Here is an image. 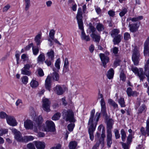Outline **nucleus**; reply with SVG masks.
<instances>
[{
    "label": "nucleus",
    "mask_w": 149,
    "mask_h": 149,
    "mask_svg": "<svg viewBox=\"0 0 149 149\" xmlns=\"http://www.w3.org/2000/svg\"><path fill=\"white\" fill-rule=\"evenodd\" d=\"M53 70L54 72L51 74V76H50L51 78H52L53 80L56 81H58L59 78V75L58 73L56 72V69L54 68H53Z\"/></svg>",
    "instance_id": "obj_19"
},
{
    "label": "nucleus",
    "mask_w": 149,
    "mask_h": 149,
    "mask_svg": "<svg viewBox=\"0 0 149 149\" xmlns=\"http://www.w3.org/2000/svg\"><path fill=\"white\" fill-rule=\"evenodd\" d=\"M146 127L147 134L149 136V118L146 121Z\"/></svg>",
    "instance_id": "obj_52"
},
{
    "label": "nucleus",
    "mask_w": 149,
    "mask_h": 149,
    "mask_svg": "<svg viewBox=\"0 0 149 149\" xmlns=\"http://www.w3.org/2000/svg\"><path fill=\"white\" fill-rule=\"evenodd\" d=\"M131 70L135 73V74H138V73H139V71L138 68L136 67H132L131 69Z\"/></svg>",
    "instance_id": "obj_60"
},
{
    "label": "nucleus",
    "mask_w": 149,
    "mask_h": 149,
    "mask_svg": "<svg viewBox=\"0 0 149 149\" xmlns=\"http://www.w3.org/2000/svg\"><path fill=\"white\" fill-rule=\"evenodd\" d=\"M120 143L122 144L124 149H129V146L130 144H128L127 143L126 144L122 142H120Z\"/></svg>",
    "instance_id": "obj_57"
},
{
    "label": "nucleus",
    "mask_w": 149,
    "mask_h": 149,
    "mask_svg": "<svg viewBox=\"0 0 149 149\" xmlns=\"http://www.w3.org/2000/svg\"><path fill=\"white\" fill-rule=\"evenodd\" d=\"M61 145L60 144H58L56 146L50 149H61Z\"/></svg>",
    "instance_id": "obj_64"
},
{
    "label": "nucleus",
    "mask_w": 149,
    "mask_h": 149,
    "mask_svg": "<svg viewBox=\"0 0 149 149\" xmlns=\"http://www.w3.org/2000/svg\"><path fill=\"white\" fill-rule=\"evenodd\" d=\"M50 77L48 76L45 81V87L46 89L49 91L51 88Z\"/></svg>",
    "instance_id": "obj_21"
},
{
    "label": "nucleus",
    "mask_w": 149,
    "mask_h": 149,
    "mask_svg": "<svg viewBox=\"0 0 149 149\" xmlns=\"http://www.w3.org/2000/svg\"><path fill=\"white\" fill-rule=\"evenodd\" d=\"M114 133L115 134V136L116 139H118L120 137V135L119 134L118 131L117 130L115 129L114 130Z\"/></svg>",
    "instance_id": "obj_59"
},
{
    "label": "nucleus",
    "mask_w": 149,
    "mask_h": 149,
    "mask_svg": "<svg viewBox=\"0 0 149 149\" xmlns=\"http://www.w3.org/2000/svg\"><path fill=\"white\" fill-rule=\"evenodd\" d=\"M101 113H102L104 116H106L107 115L106 107L101 108Z\"/></svg>",
    "instance_id": "obj_61"
},
{
    "label": "nucleus",
    "mask_w": 149,
    "mask_h": 149,
    "mask_svg": "<svg viewBox=\"0 0 149 149\" xmlns=\"http://www.w3.org/2000/svg\"><path fill=\"white\" fill-rule=\"evenodd\" d=\"M51 102L48 99L43 98L42 100V107L44 110L49 112L50 111V104Z\"/></svg>",
    "instance_id": "obj_6"
},
{
    "label": "nucleus",
    "mask_w": 149,
    "mask_h": 149,
    "mask_svg": "<svg viewBox=\"0 0 149 149\" xmlns=\"http://www.w3.org/2000/svg\"><path fill=\"white\" fill-rule=\"evenodd\" d=\"M114 121L111 119H109L107 123V133H112L111 130L113 128V125Z\"/></svg>",
    "instance_id": "obj_10"
},
{
    "label": "nucleus",
    "mask_w": 149,
    "mask_h": 149,
    "mask_svg": "<svg viewBox=\"0 0 149 149\" xmlns=\"http://www.w3.org/2000/svg\"><path fill=\"white\" fill-rule=\"evenodd\" d=\"M118 103L120 105L121 107H125V103L124 101V98L123 97H120L118 100Z\"/></svg>",
    "instance_id": "obj_35"
},
{
    "label": "nucleus",
    "mask_w": 149,
    "mask_h": 149,
    "mask_svg": "<svg viewBox=\"0 0 149 149\" xmlns=\"http://www.w3.org/2000/svg\"><path fill=\"white\" fill-rule=\"evenodd\" d=\"M25 2V10L26 11H27L28 10L29 8L30 5H31V3L30 0H24Z\"/></svg>",
    "instance_id": "obj_43"
},
{
    "label": "nucleus",
    "mask_w": 149,
    "mask_h": 149,
    "mask_svg": "<svg viewBox=\"0 0 149 149\" xmlns=\"http://www.w3.org/2000/svg\"><path fill=\"white\" fill-rule=\"evenodd\" d=\"M27 147L28 149H36L34 145L32 143H29L27 145Z\"/></svg>",
    "instance_id": "obj_58"
},
{
    "label": "nucleus",
    "mask_w": 149,
    "mask_h": 149,
    "mask_svg": "<svg viewBox=\"0 0 149 149\" xmlns=\"http://www.w3.org/2000/svg\"><path fill=\"white\" fill-rule=\"evenodd\" d=\"M68 64L69 62L68 58H66L65 59L63 66V71L65 72L68 71Z\"/></svg>",
    "instance_id": "obj_28"
},
{
    "label": "nucleus",
    "mask_w": 149,
    "mask_h": 149,
    "mask_svg": "<svg viewBox=\"0 0 149 149\" xmlns=\"http://www.w3.org/2000/svg\"><path fill=\"white\" fill-rule=\"evenodd\" d=\"M30 65L29 64H26L24 65V67L21 69V74L23 75H30L31 74V72L29 70Z\"/></svg>",
    "instance_id": "obj_8"
},
{
    "label": "nucleus",
    "mask_w": 149,
    "mask_h": 149,
    "mask_svg": "<svg viewBox=\"0 0 149 149\" xmlns=\"http://www.w3.org/2000/svg\"><path fill=\"white\" fill-rule=\"evenodd\" d=\"M124 39L125 40H128L130 38V34L127 33L126 32L124 34Z\"/></svg>",
    "instance_id": "obj_56"
},
{
    "label": "nucleus",
    "mask_w": 149,
    "mask_h": 149,
    "mask_svg": "<svg viewBox=\"0 0 149 149\" xmlns=\"http://www.w3.org/2000/svg\"><path fill=\"white\" fill-rule=\"evenodd\" d=\"M6 113L4 112L1 111L0 113V117L2 119H4L6 118L8 116Z\"/></svg>",
    "instance_id": "obj_55"
},
{
    "label": "nucleus",
    "mask_w": 149,
    "mask_h": 149,
    "mask_svg": "<svg viewBox=\"0 0 149 149\" xmlns=\"http://www.w3.org/2000/svg\"><path fill=\"white\" fill-rule=\"evenodd\" d=\"M60 58H58L56 60L55 63V66L56 68H54L55 69H56V71H58L60 69Z\"/></svg>",
    "instance_id": "obj_32"
},
{
    "label": "nucleus",
    "mask_w": 149,
    "mask_h": 149,
    "mask_svg": "<svg viewBox=\"0 0 149 149\" xmlns=\"http://www.w3.org/2000/svg\"><path fill=\"white\" fill-rule=\"evenodd\" d=\"M30 85L33 88H36L38 85V83L36 80L33 79L31 81Z\"/></svg>",
    "instance_id": "obj_36"
},
{
    "label": "nucleus",
    "mask_w": 149,
    "mask_h": 149,
    "mask_svg": "<svg viewBox=\"0 0 149 149\" xmlns=\"http://www.w3.org/2000/svg\"><path fill=\"white\" fill-rule=\"evenodd\" d=\"M144 74L147 78V81L149 83V68L145 67Z\"/></svg>",
    "instance_id": "obj_44"
},
{
    "label": "nucleus",
    "mask_w": 149,
    "mask_h": 149,
    "mask_svg": "<svg viewBox=\"0 0 149 149\" xmlns=\"http://www.w3.org/2000/svg\"><path fill=\"white\" fill-rule=\"evenodd\" d=\"M30 114L32 119L35 121L37 124L38 130L47 132H54L55 130V126L54 123L52 121L47 120L46 123V126L42 124L43 118L41 116H38L35 111L33 108L30 109Z\"/></svg>",
    "instance_id": "obj_1"
},
{
    "label": "nucleus",
    "mask_w": 149,
    "mask_h": 149,
    "mask_svg": "<svg viewBox=\"0 0 149 149\" xmlns=\"http://www.w3.org/2000/svg\"><path fill=\"white\" fill-rule=\"evenodd\" d=\"M62 113L63 118L66 121H69L70 123H74L75 122L74 113L72 110H64Z\"/></svg>",
    "instance_id": "obj_3"
},
{
    "label": "nucleus",
    "mask_w": 149,
    "mask_h": 149,
    "mask_svg": "<svg viewBox=\"0 0 149 149\" xmlns=\"http://www.w3.org/2000/svg\"><path fill=\"white\" fill-rule=\"evenodd\" d=\"M89 26L88 29H89L90 33L92 32V33H95L94 32L96 31V29L91 24H89Z\"/></svg>",
    "instance_id": "obj_50"
},
{
    "label": "nucleus",
    "mask_w": 149,
    "mask_h": 149,
    "mask_svg": "<svg viewBox=\"0 0 149 149\" xmlns=\"http://www.w3.org/2000/svg\"><path fill=\"white\" fill-rule=\"evenodd\" d=\"M77 145V143L75 141L70 142L69 144V147L70 149H75Z\"/></svg>",
    "instance_id": "obj_34"
},
{
    "label": "nucleus",
    "mask_w": 149,
    "mask_h": 149,
    "mask_svg": "<svg viewBox=\"0 0 149 149\" xmlns=\"http://www.w3.org/2000/svg\"><path fill=\"white\" fill-rule=\"evenodd\" d=\"M140 54L137 47H135L133 51L132 57L133 61L135 65H138L139 59Z\"/></svg>",
    "instance_id": "obj_4"
},
{
    "label": "nucleus",
    "mask_w": 149,
    "mask_h": 149,
    "mask_svg": "<svg viewBox=\"0 0 149 149\" xmlns=\"http://www.w3.org/2000/svg\"><path fill=\"white\" fill-rule=\"evenodd\" d=\"M105 129L104 127H103L102 129V134H101V137L97 141L96 143H98L99 144H101L102 146H103L104 144V138L105 137V135L104 134Z\"/></svg>",
    "instance_id": "obj_13"
},
{
    "label": "nucleus",
    "mask_w": 149,
    "mask_h": 149,
    "mask_svg": "<svg viewBox=\"0 0 149 149\" xmlns=\"http://www.w3.org/2000/svg\"><path fill=\"white\" fill-rule=\"evenodd\" d=\"M144 54L145 56L148 54L149 56V47H148V43L147 41L144 43Z\"/></svg>",
    "instance_id": "obj_26"
},
{
    "label": "nucleus",
    "mask_w": 149,
    "mask_h": 149,
    "mask_svg": "<svg viewBox=\"0 0 149 149\" xmlns=\"http://www.w3.org/2000/svg\"><path fill=\"white\" fill-rule=\"evenodd\" d=\"M82 30L81 38L82 40L88 41L90 40V38L88 35L86 36L85 33L84 28L83 29H80Z\"/></svg>",
    "instance_id": "obj_22"
},
{
    "label": "nucleus",
    "mask_w": 149,
    "mask_h": 149,
    "mask_svg": "<svg viewBox=\"0 0 149 149\" xmlns=\"http://www.w3.org/2000/svg\"><path fill=\"white\" fill-rule=\"evenodd\" d=\"M100 56L102 63L103 66L104 68H105L106 66V64L109 61V58L103 54H100Z\"/></svg>",
    "instance_id": "obj_12"
},
{
    "label": "nucleus",
    "mask_w": 149,
    "mask_h": 149,
    "mask_svg": "<svg viewBox=\"0 0 149 149\" xmlns=\"http://www.w3.org/2000/svg\"><path fill=\"white\" fill-rule=\"evenodd\" d=\"M139 26V24L137 23L133 24H129V27L130 30L132 32H134L137 31Z\"/></svg>",
    "instance_id": "obj_14"
},
{
    "label": "nucleus",
    "mask_w": 149,
    "mask_h": 149,
    "mask_svg": "<svg viewBox=\"0 0 149 149\" xmlns=\"http://www.w3.org/2000/svg\"><path fill=\"white\" fill-rule=\"evenodd\" d=\"M74 123H70L68 125V128L70 132H71L73 131L75 126V125Z\"/></svg>",
    "instance_id": "obj_48"
},
{
    "label": "nucleus",
    "mask_w": 149,
    "mask_h": 149,
    "mask_svg": "<svg viewBox=\"0 0 149 149\" xmlns=\"http://www.w3.org/2000/svg\"><path fill=\"white\" fill-rule=\"evenodd\" d=\"M34 139V137L32 136H25L23 137L22 142H27L29 141H32Z\"/></svg>",
    "instance_id": "obj_29"
},
{
    "label": "nucleus",
    "mask_w": 149,
    "mask_h": 149,
    "mask_svg": "<svg viewBox=\"0 0 149 149\" xmlns=\"http://www.w3.org/2000/svg\"><path fill=\"white\" fill-rule=\"evenodd\" d=\"M6 120L7 123L10 125L15 126L17 125L16 121L13 116H8L6 117Z\"/></svg>",
    "instance_id": "obj_11"
},
{
    "label": "nucleus",
    "mask_w": 149,
    "mask_h": 149,
    "mask_svg": "<svg viewBox=\"0 0 149 149\" xmlns=\"http://www.w3.org/2000/svg\"><path fill=\"white\" fill-rule=\"evenodd\" d=\"M32 51L33 54L35 55H37L39 52V49L38 47H32Z\"/></svg>",
    "instance_id": "obj_46"
},
{
    "label": "nucleus",
    "mask_w": 149,
    "mask_h": 149,
    "mask_svg": "<svg viewBox=\"0 0 149 149\" xmlns=\"http://www.w3.org/2000/svg\"><path fill=\"white\" fill-rule=\"evenodd\" d=\"M120 33V31L118 29H114L112 30L111 32V37L114 38V37L118 35V34Z\"/></svg>",
    "instance_id": "obj_31"
},
{
    "label": "nucleus",
    "mask_w": 149,
    "mask_h": 149,
    "mask_svg": "<svg viewBox=\"0 0 149 149\" xmlns=\"http://www.w3.org/2000/svg\"><path fill=\"white\" fill-rule=\"evenodd\" d=\"M96 28L99 31H101L104 29V25L102 24L98 23L97 24Z\"/></svg>",
    "instance_id": "obj_38"
},
{
    "label": "nucleus",
    "mask_w": 149,
    "mask_h": 149,
    "mask_svg": "<svg viewBox=\"0 0 149 149\" xmlns=\"http://www.w3.org/2000/svg\"><path fill=\"white\" fill-rule=\"evenodd\" d=\"M95 110L93 109L90 113V116L88 123V133L90 139L93 141L94 136L93 132L95 131L97 122L100 118V113L97 112L95 115Z\"/></svg>",
    "instance_id": "obj_2"
},
{
    "label": "nucleus",
    "mask_w": 149,
    "mask_h": 149,
    "mask_svg": "<svg viewBox=\"0 0 149 149\" xmlns=\"http://www.w3.org/2000/svg\"><path fill=\"white\" fill-rule=\"evenodd\" d=\"M143 19V17L142 16H139L137 17H135L133 18L131 17H129L127 19V21H132V22H137Z\"/></svg>",
    "instance_id": "obj_27"
},
{
    "label": "nucleus",
    "mask_w": 149,
    "mask_h": 149,
    "mask_svg": "<svg viewBox=\"0 0 149 149\" xmlns=\"http://www.w3.org/2000/svg\"><path fill=\"white\" fill-rule=\"evenodd\" d=\"M120 80L123 81L124 82L126 79V76L123 71H122L120 73Z\"/></svg>",
    "instance_id": "obj_45"
},
{
    "label": "nucleus",
    "mask_w": 149,
    "mask_h": 149,
    "mask_svg": "<svg viewBox=\"0 0 149 149\" xmlns=\"http://www.w3.org/2000/svg\"><path fill=\"white\" fill-rule=\"evenodd\" d=\"M147 107L145 104H142L138 109L137 113L138 114H141L143 112H146L147 110Z\"/></svg>",
    "instance_id": "obj_25"
},
{
    "label": "nucleus",
    "mask_w": 149,
    "mask_h": 149,
    "mask_svg": "<svg viewBox=\"0 0 149 149\" xmlns=\"http://www.w3.org/2000/svg\"><path fill=\"white\" fill-rule=\"evenodd\" d=\"M120 134H121V137L122 140L123 141H125L126 137V135L125 132L123 129H122L121 130Z\"/></svg>",
    "instance_id": "obj_39"
},
{
    "label": "nucleus",
    "mask_w": 149,
    "mask_h": 149,
    "mask_svg": "<svg viewBox=\"0 0 149 149\" xmlns=\"http://www.w3.org/2000/svg\"><path fill=\"white\" fill-rule=\"evenodd\" d=\"M120 61L119 59H116L113 63V67L114 68H116L119 65Z\"/></svg>",
    "instance_id": "obj_54"
},
{
    "label": "nucleus",
    "mask_w": 149,
    "mask_h": 149,
    "mask_svg": "<svg viewBox=\"0 0 149 149\" xmlns=\"http://www.w3.org/2000/svg\"><path fill=\"white\" fill-rule=\"evenodd\" d=\"M55 31L54 29H52L49 33V38L52 39H54Z\"/></svg>",
    "instance_id": "obj_49"
},
{
    "label": "nucleus",
    "mask_w": 149,
    "mask_h": 149,
    "mask_svg": "<svg viewBox=\"0 0 149 149\" xmlns=\"http://www.w3.org/2000/svg\"><path fill=\"white\" fill-rule=\"evenodd\" d=\"M45 56L43 53L40 54L38 58V62H43L45 60Z\"/></svg>",
    "instance_id": "obj_41"
},
{
    "label": "nucleus",
    "mask_w": 149,
    "mask_h": 149,
    "mask_svg": "<svg viewBox=\"0 0 149 149\" xmlns=\"http://www.w3.org/2000/svg\"><path fill=\"white\" fill-rule=\"evenodd\" d=\"M35 144L37 149H44L45 145L44 142L38 141H35Z\"/></svg>",
    "instance_id": "obj_20"
},
{
    "label": "nucleus",
    "mask_w": 149,
    "mask_h": 149,
    "mask_svg": "<svg viewBox=\"0 0 149 149\" xmlns=\"http://www.w3.org/2000/svg\"><path fill=\"white\" fill-rule=\"evenodd\" d=\"M109 104L114 108H116L118 107V105L115 102L111 99H109L108 101Z\"/></svg>",
    "instance_id": "obj_33"
},
{
    "label": "nucleus",
    "mask_w": 149,
    "mask_h": 149,
    "mask_svg": "<svg viewBox=\"0 0 149 149\" xmlns=\"http://www.w3.org/2000/svg\"><path fill=\"white\" fill-rule=\"evenodd\" d=\"M61 115V114L59 112H57L52 117V119L53 120H58Z\"/></svg>",
    "instance_id": "obj_40"
},
{
    "label": "nucleus",
    "mask_w": 149,
    "mask_h": 149,
    "mask_svg": "<svg viewBox=\"0 0 149 149\" xmlns=\"http://www.w3.org/2000/svg\"><path fill=\"white\" fill-rule=\"evenodd\" d=\"M114 74V71L113 68L109 69L107 73V76L109 79H111L113 78Z\"/></svg>",
    "instance_id": "obj_24"
},
{
    "label": "nucleus",
    "mask_w": 149,
    "mask_h": 149,
    "mask_svg": "<svg viewBox=\"0 0 149 149\" xmlns=\"http://www.w3.org/2000/svg\"><path fill=\"white\" fill-rule=\"evenodd\" d=\"M41 38V35L40 34H38L36 36L35 38V41L37 43V45H40L41 41L40 40Z\"/></svg>",
    "instance_id": "obj_30"
},
{
    "label": "nucleus",
    "mask_w": 149,
    "mask_h": 149,
    "mask_svg": "<svg viewBox=\"0 0 149 149\" xmlns=\"http://www.w3.org/2000/svg\"><path fill=\"white\" fill-rule=\"evenodd\" d=\"M49 58H50L52 61L53 60L54 57V52L53 50H51L47 53Z\"/></svg>",
    "instance_id": "obj_37"
},
{
    "label": "nucleus",
    "mask_w": 149,
    "mask_h": 149,
    "mask_svg": "<svg viewBox=\"0 0 149 149\" xmlns=\"http://www.w3.org/2000/svg\"><path fill=\"white\" fill-rule=\"evenodd\" d=\"M140 71H141L142 72H141L140 73L139 72L138 73L137 75L139 76V77L140 79V80L143 81V79L145 78V77L142 72V69H140Z\"/></svg>",
    "instance_id": "obj_42"
},
{
    "label": "nucleus",
    "mask_w": 149,
    "mask_h": 149,
    "mask_svg": "<svg viewBox=\"0 0 149 149\" xmlns=\"http://www.w3.org/2000/svg\"><path fill=\"white\" fill-rule=\"evenodd\" d=\"M126 92L128 96L133 97L136 96L137 95V93L136 91H133L131 88L129 87L127 88Z\"/></svg>",
    "instance_id": "obj_16"
},
{
    "label": "nucleus",
    "mask_w": 149,
    "mask_h": 149,
    "mask_svg": "<svg viewBox=\"0 0 149 149\" xmlns=\"http://www.w3.org/2000/svg\"><path fill=\"white\" fill-rule=\"evenodd\" d=\"M132 135L131 134H130L127 137V143L128 144H130L132 141Z\"/></svg>",
    "instance_id": "obj_53"
},
{
    "label": "nucleus",
    "mask_w": 149,
    "mask_h": 149,
    "mask_svg": "<svg viewBox=\"0 0 149 149\" xmlns=\"http://www.w3.org/2000/svg\"><path fill=\"white\" fill-rule=\"evenodd\" d=\"M22 82L24 84H26L28 82V78L27 76H24L21 78Z\"/></svg>",
    "instance_id": "obj_51"
},
{
    "label": "nucleus",
    "mask_w": 149,
    "mask_h": 149,
    "mask_svg": "<svg viewBox=\"0 0 149 149\" xmlns=\"http://www.w3.org/2000/svg\"><path fill=\"white\" fill-rule=\"evenodd\" d=\"M38 74L40 76H42L44 75V74L43 70L40 68L38 69Z\"/></svg>",
    "instance_id": "obj_62"
},
{
    "label": "nucleus",
    "mask_w": 149,
    "mask_h": 149,
    "mask_svg": "<svg viewBox=\"0 0 149 149\" xmlns=\"http://www.w3.org/2000/svg\"><path fill=\"white\" fill-rule=\"evenodd\" d=\"M54 91L58 95H62L64 92V91L62 87L60 85H57L54 88Z\"/></svg>",
    "instance_id": "obj_18"
},
{
    "label": "nucleus",
    "mask_w": 149,
    "mask_h": 149,
    "mask_svg": "<svg viewBox=\"0 0 149 149\" xmlns=\"http://www.w3.org/2000/svg\"><path fill=\"white\" fill-rule=\"evenodd\" d=\"M107 144L108 147L110 148L112 143V133H107Z\"/></svg>",
    "instance_id": "obj_17"
},
{
    "label": "nucleus",
    "mask_w": 149,
    "mask_h": 149,
    "mask_svg": "<svg viewBox=\"0 0 149 149\" xmlns=\"http://www.w3.org/2000/svg\"><path fill=\"white\" fill-rule=\"evenodd\" d=\"M76 17L79 29H83L84 27L82 20V13H77Z\"/></svg>",
    "instance_id": "obj_9"
},
{
    "label": "nucleus",
    "mask_w": 149,
    "mask_h": 149,
    "mask_svg": "<svg viewBox=\"0 0 149 149\" xmlns=\"http://www.w3.org/2000/svg\"><path fill=\"white\" fill-rule=\"evenodd\" d=\"M33 43H31L28 45L27 46H26L24 48V49L25 51H27L28 50H29L31 47H33Z\"/></svg>",
    "instance_id": "obj_63"
},
{
    "label": "nucleus",
    "mask_w": 149,
    "mask_h": 149,
    "mask_svg": "<svg viewBox=\"0 0 149 149\" xmlns=\"http://www.w3.org/2000/svg\"><path fill=\"white\" fill-rule=\"evenodd\" d=\"M127 12V9L126 8H124L119 13V15L122 17L124 16L126 13Z\"/></svg>",
    "instance_id": "obj_47"
},
{
    "label": "nucleus",
    "mask_w": 149,
    "mask_h": 149,
    "mask_svg": "<svg viewBox=\"0 0 149 149\" xmlns=\"http://www.w3.org/2000/svg\"><path fill=\"white\" fill-rule=\"evenodd\" d=\"M24 126L26 130H33L35 132H38V128L35 125L33 127V122L29 119H27L24 122Z\"/></svg>",
    "instance_id": "obj_5"
},
{
    "label": "nucleus",
    "mask_w": 149,
    "mask_h": 149,
    "mask_svg": "<svg viewBox=\"0 0 149 149\" xmlns=\"http://www.w3.org/2000/svg\"><path fill=\"white\" fill-rule=\"evenodd\" d=\"M90 36L96 42L98 43L99 42L101 38L99 35L95 33H92Z\"/></svg>",
    "instance_id": "obj_23"
},
{
    "label": "nucleus",
    "mask_w": 149,
    "mask_h": 149,
    "mask_svg": "<svg viewBox=\"0 0 149 149\" xmlns=\"http://www.w3.org/2000/svg\"><path fill=\"white\" fill-rule=\"evenodd\" d=\"M12 132L15 135V139L18 141L22 142L23 137L19 131H17L15 129L12 130Z\"/></svg>",
    "instance_id": "obj_7"
},
{
    "label": "nucleus",
    "mask_w": 149,
    "mask_h": 149,
    "mask_svg": "<svg viewBox=\"0 0 149 149\" xmlns=\"http://www.w3.org/2000/svg\"><path fill=\"white\" fill-rule=\"evenodd\" d=\"M122 38V36L120 34H118L114 37L113 40L114 45H118L121 42Z\"/></svg>",
    "instance_id": "obj_15"
}]
</instances>
